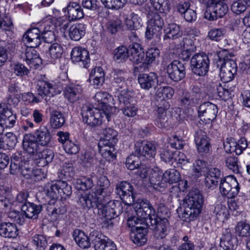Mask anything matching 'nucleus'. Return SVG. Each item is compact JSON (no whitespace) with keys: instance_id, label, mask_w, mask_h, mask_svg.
<instances>
[{"instance_id":"obj_1","label":"nucleus","mask_w":250,"mask_h":250,"mask_svg":"<svg viewBox=\"0 0 250 250\" xmlns=\"http://www.w3.org/2000/svg\"><path fill=\"white\" fill-rule=\"evenodd\" d=\"M109 196L102 198L93 194L82 195L78 200V204L83 209L93 208L94 213L106 220L118 216L123 212V206L119 201H110Z\"/></svg>"},{"instance_id":"obj_2","label":"nucleus","mask_w":250,"mask_h":250,"mask_svg":"<svg viewBox=\"0 0 250 250\" xmlns=\"http://www.w3.org/2000/svg\"><path fill=\"white\" fill-rule=\"evenodd\" d=\"M136 213L142 218H146V222L150 229L153 230L154 237L156 239L153 244L161 242L167 235L169 224L167 219H157L155 209L149 201L142 200L134 204Z\"/></svg>"},{"instance_id":"obj_3","label":"nucleus","mask_w":250,"mask_h":250,"mask_svg":"<svg viewBox=\"0 0 250 250\" xmlns=\"http://www.w3.org/2000/svg\"><path fill=\"white\" fill-rule=\"evenodd\" d=\"M134 154L130 155L126 159L125 166L126 167L133 170L138 168L140 164L139 157H142L144 160L152 159L156 153V149L154 145L147 141H139L135 144Z\"/></svg>"},{"instance_id":"obj_4","label":"nucleus","mask_w":250,"mask_h":250,"mask_svg":"<svg viewBox=\"0 0 250 250\" xmlns=\"http://www.w3.org/2000/svg\"><path fill=\"white\" fill-rule=\"evenodd\" d=\"M204 203L186 198L182 208L177 209L179 217L183 221L189 222L196 219L201 213Z\"/></svg>"},{"instance_id":"obj_5","label":"nucleus","mask_w":250,"mask_h":250,"mask_svg":"<svg viewBox=\"0 0 250 250\" xmlns=\"http://www.w3.org/2000/svg\"><path fill=\"white\" fill-rule=\"evenodd\" d=\"M202 100V92L199 87L192 85L189 91L184 92L179 98L180 105L188 108L196 106Z\"/></svg>"},{"instance_id":"obj_6","label":"nucleus","mask_w":250,"mask_h":250,"mask_svg":"<svg viewBox=\"0 0 250 250\" xmlns=\"http://www.w3.org/2000/svg\"><path fill=\"white\" fill-rule=\"evenodd\" d=\"M209 63L208 56L203 52L195 54L190 60L192 72L200 76L206 75L209 69Z\"/></svg>"},{"instance_id":"obj_7","label":"nucleus","mask_w":250,"mask_h":250,"mask_svg":"<svg viewBox=\"0 0 250 250\" xmlns=\"http://www.w3.org/2000/svg\"><path fill=\"white\" fill-rule=\"evenodd\" d=\"M233 56V54L229 52L228 49H223L218 52L214 59V63L220 69L227 70L229 71H237V66L235 62L231 59Z\"/></svg>"},{"instance_id":"obj_8","label":"nucleus","mask_w":250,"mask_h":250,"mask_svg":"<svg viewBox=\"0 0 250 250\" xmlns=\"http://www.w3.org/2000/svg\"><path fill=\"white\" fill-rule=\"evenodd\" d=\"M81 114L83 122L92 127L101 125L104 115L103 111L87 105L83 107Z\"/></svg>"},{"instance_id":"obj_9","label":"nucleus","mask_w":250,"mask_h":250,"mask_svg":"<svg viewBox=\"0 0 250 250\" xmlns=\"http://www.w3.org/2000/svg\"><path fill=\"white\" fill-rule=\"evenodd\" d=\"M219 189L223 195L227 196L228 198H234L237 195L240 187L236 178L231 175L221 180Z\"/></svg>"},{"instance_id":"obj_10","label":"nucleus","mask_w":250,"mask_h":250,"mask_svg":"<svg viewBox=\"0 0 250 250\" xmlns=\"http://www.w3.org/2000/svg\"><path fill=\"white\" fill-rule=\"evenodd\" d=\"M208 5L211 9V11L206 12L205 17L209 21H214L217 18H222L228 11V6L224 2V0H208Z\"/></svg>"},{"instance_id":"obj_11","label":"nucleus","mask_w":250,"mask_h":250,"mask_svg":"<svg viewBox=\"0 0 250 250\" xmlns=\"http://www.w3.org/2000/svg\"><path fill=\"white\" fill-rule=\"evenodd\" d=\"M95 99L101 107L103 114L109 121L111 114L116 110L115 107L111 104H112V97L106 92L100 91L96 93Z\"/></svg>"},{"instance_id":"obj_12","label":"nucleus","mask_w":250,"mask_h":250,"mask_svg":"<svg viewBox=\"0 0 250 250\" xmlns=\"http://www.w3.org/2000/svg\"><path fill=\"white\" fill-rule=\"evenodd\" d=\"M115 192L126 205L133 204L135 201V194L133 186L128 182H121L116 185Z\"/></svg>"},{"instance_id":"obj_13","label":"nucleus","mask_w":250,"mask_h":250,"mask_svg":"<svg viewBox=\"0 0 250 250\" xmlns=\"http://www.w3.org/2000/svg\"><path fill=\"white\" fill-rule=\"evenodd\" d=\"M36 89L38 96L45 100L47 97H53L61 91V88L55 84L42 80L37 81Z\"/></svg>"},{"instance_id":"obj_14","label":"nucleus","mask_w":250,"mask_h":250,"mask_svg":"<svg viewBox=\"0 0 250 250\" xmlns=\"http://www.w3.org/2000/svg\"><path fill=\"white\" fill-rule=\"evenodd\" d=\"M167 72L171 80L179 82L186 76L185 64L178 60H174L167 66Z\"/></svg>"},{"instance_id":"obj_15","label":"nucleus","mask_w":250,"mask_h":250,"mask_svg":"<svg viewBox=\"0 0 250 250\" xmlns=\"http://www.w3.org/2000/svg\"><path fill=\"white\" fill-rule=\"evenodd\" d=\"M91 236L95 250H117L115 244L100 232H94Z\"/></svg>"},{"instance_id":"obj_16","label":"nucleus","mask_w":250,"mask_h":250,"mask_svg":"<svg viewBox=\"0 0 250 250\" xmlns=\"http://www.w3.org/2000/svg\"><path fill=\"white\" fill-rule=\"evenodd\" d=\"M218 108L217 105L209 102H204L198 107V116L205 121H214L217 117Z\"/></svg>"},{"instance_id":"obj_17","label":"nucleus","mask_w":250,"mask_h":250,"mask_svg":"<svg viewBox=\"0 0 250 250\" xmlns=\"http://www.w3.org/2000/svg\"><path fill=\"white\" fill-rule=\"evenodd\" d=\"M157 108L155 112V124L159 128H164L167 125V117L166 111L169 107L168 103L166 100H161L157 104Z\"/></svg>"},{"instance_id":"obj_18","label":"nucleus","mask_w":250,"mask_h":250,"mask_svg":"<svg viewBox=\"0 0 250 250\" xmlns=\"http://www.w3.org/2000/svg\"><path fill=\"white\" fill-rule=\"evenodd\" d=\"M35 47H27L21 54V57L30 68L37 69L42 63L41 58L35 50Z\"/></svg>"},{"instance_id":"obj_19","label":"nucleus","mask_w":250,"mask_h":250,"mask_svg":"<svg viewBox=\"0 0 250 250\" xmlns=\"http://www.w3.org/2000/svg\"><path fill=\"white\" fill-rule=\"evenodd\" d=\"M16 116L13 114L12 110L7 104L2 103L0 104V122L5 127H11L15 124Z\"/></svg>"},{"instance_id":"obj_20","label":"nucleus","mask_w":250,"mask_h":250,"mask_svg":"<svg viewBox=\"0 0 250 250\" xmlns=\"http://www.w3.org/2000/svg\"><path fill=\"white\" fill-rule=\"evenodd\" d=\"M33 135L41 146L49 147L52 145L53 138L47 126H41Z\"/></svg>"},{"instance_id":"obj_21","label":"nucleus","mask_w":250,"mask_h":250,"mask_svg":"<svg viewBox=\"0 0 250 250\" xmlns=\"http://www.w3.org/2000/svg\"><path fill=\"white\" fill-rule=\"evenodd\" d=\"M194 141L199 153L203 155L209 152L210 145L205 132L201 129L197 130L194 135Z\"/></svg>"},{"instance_id":"obj_22","label":"nucleus","mask_w":250,"mask_h":250,"mask_svg":"<svg viewBox=\"0 0 250 250\" xmlns=\"http://www.w3.org/2000/svg\"><path fill=\"white\" fill-rule=\"evenodd\" d=\"M71 58L73 62H81L84 68L89 66L90 59L89 52L80 47H74L71 52Z\"/></svg>"},{"instance_id":"obj_23","label":"nucleus","mask_w":250,"mask_h":250,"mask_svg":"<svg viewBox=\"0 0 250 250\" xmlns=\"http://www.w3.org/2000/svg\"><path fill=\"white\" fill-rule=\"evenodd\" d=\"M39 28L28 29L23 34L22 41L31 47H37L41 43V35Z\"/></svg>"},{"instance_id":"obj_24","label":"nucleus","mask_w":250,"mask_h":250,"mask_svg":"<svg viewBox=\"0 0 250 250\" xmlns=\"http://www.w3.org/2000/svg\"><path fill=\"white\" fill-rule=\"evenodd\" d=\"M147 224H143V226H137L136 229H131L130 234V239L132 242L138 246L145 244L147 239L146 235L148 232Z\"/></svg>"},{"instance_id":"obj_25","label":"nucleus","mask_w":250,"mask_h":250,"mask_svg":"<svg viewBox=\"0 0 250 250\" xmlns=\"http://www.w3.org/2000/svg\"><path fill=\"white\" fill-rule=\"evenodd\" d=\"M138 81L142 89L148 90L155 88L158 83V76L154 72L140 74L138 76Z\"/></svg>"},{"instance_id":"obj_26","label":"nucleus","mask_w":250,"mask_h":250,"mask_svg":"<svg viewBox=\"0 0 250 250\" xmlns=\"http://www.w3.org/2000/svg\"><path fill=\"white\" fill-rule=\"evenodd\" d=\"M220 246L224 250H233L237 246V239L232 234L229 229L223 231Z\"/></svg>"},{"instance_id":"obj_27","label":"nucleus","mask_w":250,"mask_h":250,"mask_svg":"<svg viewBox=\"0 0 250 250\" xmlns=\"http://www.w3.org/2000/svg\"><path fill=\"white\" fill-rule=\"evenodd\" d=\"M23 149L29 154L38 153L40 150V145L32 134H25L22 141Z\"/></svg>"},{"instance_id":"obj_28","label":"nucleus","mask_w":250,"mask_h":250,"mask_svg":"<svg viewBox=\"0 0 250 250\" xmlns=\"http://www.w3.org/2000/svg\"><path fill=\"white\" fill-rule=\"evenodd\" d=\"M223 174L221 170L217 168H210L208 172L205 179V185L208 188L213 189L217 185L219 182L223 179Z\"/></svg>"},{"instance_id":"obj_29","label":"nucleus","mask_w":250,"mask_h":250,"mask_svg":"<svg viewBox=\"0 0 250 250\" xmlns=\"http://www.w3.org/2000/svg\"><path fill=\"white\" fill-rule=\"evenodd\" d=\"M94 232H99L97 230H93L89 234V236L85 234V233L78 229L74 230L73 232V237L76 244L82 249H87L90 247L91 235Z\"/></svg>"},{"instance_id":"obj_30","label":"nucleus","mask_w":250,"mask_h":250,"mask_svg":"<svg viewBox=\"0 0 250 250\" xmlns=\"http://www.w3.org/2000/svg\"><path fill=\"white\" fill-rule=\"evenodd\" d=\"M145 56L143 49L139 43H132L129 45L128 58L134 63H143Z\"/></svg>"},{"instance_id":"obj_31","label":"nucleus","mask_w":250,"mask_h":250,"mask_svg":"<svg viewBox=\"0 0 250 250\" xmlns=\"http://www.w3.org/2000/svg\"><path fill=\"white\" fill-rule=\"evenodd\" d=\"M105 73L103 69L100 67L93 68L89 74V80L96 88L101 87L105 80Z\"/></svg>"},{"instance_id":"obj_32","label":"nucleus","mask_w":250,"mask_h":250,"mask_svg":"<svg viewBox=\"0 0 250 250\" xmlns=\"http://www.w3.org/2000/svg\"><path fill=\"white\" fill-rule=\"evenodd\" d=\"M42 210V205H36L30 202L25 203L21 206V210L27 218L30 219H37Z\"/></svg>"},{"instance_id":"obj_33","label":"nucleus","mask_w":250,"mask_h":250,"mask_svg":"<svg viewBox=\"0 0 250 250\" xmlns=\"http://www.w3.org/2000/svg\"><path fill=\"white\" fill-rule=\"evenodd\" d=\"M126 72L121 69H114L111 72V83L113 86L117 87V90L125 87Z\"/></svg>"},{"instance_id":"obj_34","label":"nucleus","mask_w":250,"mask_h":250,"mask_svg":"<svg viewBox=\"0 0 250 250\" xmlns=\"http://www.w3.org/2000/svg\"><path fill=\"white\" fill-rule=\"evenodd\" d=\"M18 235L15 224L9 222L0 223V235L4 238H15Z\"/></svg>"},{"instance_id":"obj_35","label":"nucleus","mask_w":250,"mask_h":250,"mask_svg":"<svg viewBox=\"0 0 250 250\" xmlns=\"http://www.w3.org/2000/svg\"><path fill=\"white\" fill-rule=\"evenodd\" d=\"M63 10L64 12H67L68 17L72 20H77L83 17V9L77 2H70Z\"/></svg>"},{"instance_id":"obj_36","label":"nucleus","mask_w":250,"mask_h":250,"mask_svg":"<svg viewBox=\"0 0 250 250\" xmlns=\"http://www.w3.org/2000/svg\"><path fill=\"white\" fill-rule=\"evenodd\" d=\"M149 182L153 188L158 191H163L167 184L163 180V175L158 171H153L150 173Z\"/></svg>"},{"instance_id":"obj_37","label":"nucleus","mask_w":250,"mask_h":250,"mask_svg":"<svg viewBox=\"0 0 250 250\" xmlns=\"http://www.w3.org/2000/svg\"><path fill=\"white\" fill-rule=\"evenodd\" d=\"M165 35L164 40H177L182 37L183 31L181 27L175 23L169 24L164 29Z\"/></svg>"},{"instance_id":"obj_38","label":"nucleus","mask_w":250,"mask_h":250,"mask_svg":"<svg viewBox=\"0 0 250 250\" xmlns=\"http://www.w3.org/2000/svg\"><path fill=\"white\" fill-rule=\"evenodd\" d=\"M64 92L65 98L73 103L79 99L82 92V87L80 85L72 84L67 86Z\"/></svg>"},{"instance_id":"obj_39","label":"nucleus","mask_w":250,"mask_h":250,"mask_svg":"<svg viewBox=\"0 0 250 250\" xmlns=\"http://www.w3.org/2000/svg\"><path fill=\"white\" fill-rule=\"evenodd\" d=\"M85 25L83 23H76L69 28V37L74 41H79L85 33Z\"/></svg>"},{"instance_id":"obj_40","label":"nucleus","mask_w":250,"mask_h":250,"mask_svg":"<svg viewBox=\"0 0 250 250\" xmlns=\"http://www.w3.org/2000/svg\"><path fill=\"white\" fill-rule=\"evenodd\" d=\"M50 124L53 128L59 129L63 125L65 120L61 112L54 109L50 112Z\"/></svg>"},{"instance_id":"obj_41","label":"nucleus","mask_w":250,"mask_h":250,"mask_svg":"<svg viewBox=\"0 0 250 250\" xmlns=\"http://www.w3.org/2000/svg\"><path fill=\"white\" fill-rule=\"evenodd\" d=\"M25 163L22 161L21 154L20 152L15 153L11 157V164L10 166V172L11 174H15L20 171Z\"/></svg>"},{"instance_id":"obj_42","label":"nucleus","mask_w":250,"mask_h":250,"mask_svg":"<svg viewBox=\"0 0 250 250\" xmlns=\"http://www.w3.org/2000/svg\"><path fill=\"white\" fill-rule=\"evenodd\" d=\"M113 58L116 62H124L128 58L129 49L124 45L120 46L113 50Z\"/></svg>"},{"instance_id":"obj_43","label":"nucleus","mask_w":250,"mask_h":250,"mask_svg":"<svg viewBox=\"0 0 250 250\" xmlns=\"http://www.w3.org/2000/svg\"><path fill=\"white\" fill-rule=\"evenodd\" d=\"M0 142L1 144L0 149H7L13 148L17 143L16 136L12 132H7L4 138L0 137Z\"/></svg>"},{"instance_id":"obj_44","label":"nucleus","mask_w":250,"mask_h":250,"mask_svg":"<svg viewBox=\"0 0 250 250\" xmlns=\"http://www.w3.org/2000/svg\"><path fill=\"white\" fill-rule=\"evenodd\" d=\"M38 154L40 159L39 163L41 164L42 167H44L52 162L54 157L53 150L50 149H45L42 151L40 150Z\"/></svg>"},{"instance_id":"obj_45","label":"nucleus","mask_w":250,"mask_h":250,"mask_svg":"<svg viewBox=\"0 0 250 250\" xmlns=\"http://www.w3.org/2000/svg\"><path fill=\"white\" fill-rule=\"evenodd\" d=\"M45 194L52 199L59 198V189L58 187V181L55 183H47L44 188Z\"/></svg>"},{"instance_id":"obj_46","label":"nucleus","mask_w":250,"mask_h":250,"mask_svg":"<svg viewBox=\"0 0 250 250\" xmlns=\"http://www.w3.org/2000/svg\"><path fill=\"white\" fill-rule=\"evenodd\" d=\"M141 21L137 14L132 13L126 18L125 23L129 30H136L141 26Z\"/></svg>"},{"instance_id":"obj_47","label":"nucleus","mask_w":250,"mask_h":250,"mask_svg":"<svg viewBox=\"0 0 250 250\" xmlns=\"http://www.w3.org/2000/svg\"><path fill=\"white\" fill-rule=\"evenodd\" d=\"M133 93L131 90L128 89H124L121 90L119 95L118 96V99L120 104L126 105L133 104L134 98Z\"/></svg>"},{"instance_id":"obj_48","label":"nucleus","mask_w":250,"mask_h":250,"mask_svg":"<svg viewBox=\"0 0 250 250\" xmlns=\"http://www.w3.org/2000/svg\"><path fill=\"white\" fill-rule=\"evenodd\" d=\"M180 173L175 169H170L163 174L164 182L169 184L176 183L180 179Z\"/></svg>"},{"instance_id":"obj_49","label":"nucleus","mask_w":250,"mask_h":250,"mask_svg":"<svg viewBox=\"0 0 250 250\" xmlns=\"http://www.w3.org/2000/svg\"><path fill=\"white\" fill-rule=\"evenodd\" d=\"M104 137L99 141L110 143L111 145H115L118 141V132L111 128H106L103 131Z\"/></svg>"},{"instance_id":"obj_50","label":"nucleus","mask_w":250,"mask_h":250,"mask_svg":"<svg viewBox=\"0 0 250 250\" xmlns=\"http://www.w3.org/2000/svg\"><path fill=\"white\" fill-rule=\"evenodd\" d=\"M97 185L100 187L99 189L97 190V194L98 197H101L102 198H105L106 196H109L106 193V188L109 186L110 183L106 177L104 176H101L98 179ZM96 195L95 193L94 195Z\"/></svg>"},{"instance_id":"obj_51","label":"nucleus","mask_w":250,"mask_h":250,"mask_svg":"<svg viewBox=\"0 0 250 250\" xmlns=\"http://www.w3.org/2000/svg\"><path fill=\"white\" fill-rule=\"evenodd\" d=\"M73 169L74 167L72 163H64L62 167V169L59 174V177L64 180H70L74 175Z\"/></svg>"},{"instance_id":"obj_52","label":"nucleus","mask_w":250,"mask_h":250,"mask_svg":"<svg viewBox=\"0 0 250 250\" xmlns=\"http://www.w3.org/2000/svg\"><path fill=\"white\" fill-rule=\"evenodd\" d=\"M213 214L217 220L224 222L228 218L229 211L225 205L219 204L215 206Z\"/></svg>"},{"instance_id":"obj_53","label":"nucleus","mask_w":250,"mask_h":250,"mask_svg":"<svg viewBox=\"0 0 250 250\" xmlns=\"http://www.w3.org/2000/svg\"><path fill=\"white\" fill-rule=\"evenodd\" d=\"M238 158L234 156H228L226 158V164L227 167L234 173L241 174V168L238 164Z\"/></svg>"},{"instance_id":"obj_54","label":"nucleus","mask_w":250,"mask_h":250,"mask_svg":"<svg viewBox=\"0 0 250 250\" xmlns=\"http://www.w3.org/2000/svg\"><path fill=\"white\" fill-rule=\"evenodd\" d=\"M104 6L107 9L119 10L124 7L127 0H100Z\"/></svg>"},{"instance_id":"obj_55","label":"nucleus","mask_w":250,"mask_h":250,"mask_svg":"<svg viewBox=\"0 0 250 250\" xmlns=\"http://www.w3.org/2000/svg\"><path fill=\"white\" fill-rule=\"evenodd\" d=\"M58 187L59 189V197L66 198L72 194L71 187L64 180H59Z\"/></svg>"},{"instance_id":"obj_56","label":"nucleus","mask_w":250,"mask_h":250,"mask_svg":"<svg viewBox=\"0 0 250 250\" xmlns=\"http://www.w3.org/2000/svg\"><path fill=\"white\" fill-rule=\"evenodd\" d=\"M235 233L240 237H248L250 235V225L244 222H238L235 228Z\"/></svg>"},{"instance_id":"obj_57","label":"nucleus","mask_w":250,"mask_h":250,"mask_svg":"<svg viewBox=\"0 0 250 250\" xmlns=\"http://www.w3.org/2000/svg\"><path fill=\"white\" fill-rule=\"evenodd\" d=\"M249 6L246 0H237L234 1L231 5V10L237 15L244 13Z\"/></svg>"},{"instance_id":"obj_58","label":"nucleus","mask_w":250,"mask_h":250,"mask_svg":"<svg viewBox=\"0 0 250 250\" xmlns=\"http://www.w3.org/2000/svg\"><path fill=\"white\" fill-rule=\"evenodd\" d=\"M160 52L159 49L156 47L148 49L146 52L143 64L148 65L152 63L159 57Z\"/></svg>"},{"instance_id":"obj_59","label":"nucleus","mask_w":250,"mask_h":250,"mask_svg":"<svg viewBox=\"0 0 250 250\" xmlns=\"http://www.w3.org/2000/svg\"><path fill=\"white\" fill-rule=\"evenodd\" d=\"M226 30L223 28H214L210 29L208 34V38L212 41L218 42L224 38Z\"/></svg>"},{"instance_id":"obj_60","label":"nucleus","mask_w":250,"mask_h":250,"mask_svg":"<svg viewBox=\"0 0 250 250\" xmlns=\"http://www.w3.org/2000/svg\"><path fill=\"white\" fill-rule=\"evenodd\" d=\"M49 51L51 59L55 60L62 57L63 49L61 44L54 43L50 46Z\"/></svg>"},{"instance_id":"obj_61","label":"nucleus","mask_w":250,"mask_h":250,"mask_svg":"<svg viewBox=\"0 0 250 250\" xmlns=\"http://www.w3.org/2000/svg\"><path fill=\"white\" fill-rule=\"evenodd\" d=\"M176 47L181 50H186L188 51H195V46L194 45L193 41L188 38H183L180 41L179 43L177 44Z\"/></svg>"},{"instance_id":"obj_62","label":"nucleus","mask_w":250,"mask_h":250,"mask_svg":"<svg viewBox=\"0 0 250 250\" xmlns=\"http://www.w3.org/2000/svg\"><path fill=\"white\" fill-rule=\"evenodd\" d=\"M76 186L79 189L88 190L93 186V181L90 178L83 177L77 180Z\"/></svg>"},{"instance_id":"obj_63","label":"nucleus","mask_w":250,"mask_h":250,"mask_svg":"<svg viewBox=\"0 0 250 250\" xmlns=\"http://www.w3.org/2000/svg\"><path fill=\"white\" fill-rule=\"evenodd\" d=\"M173 89L170 86H164L159 88L156 93L157 96L162 98L161 100H165L166 98L170 99L174 94Z\"/></svg>"},{"instance_id":"obj_64","label":"nucleus","mask_w":250,"mask_h":250,"mask_svg":"<svg viewBox=\"0 0 250 250\" xmlns=\"http://www.w3.org/2000/svg\"><path fill=\"white\" fill-rule=\"evenodd\" d=\"M150 16L149 17L148 24L161 30L164 25V21L162 18L157 13H154Z\"/></svg>"}]
</instances>
